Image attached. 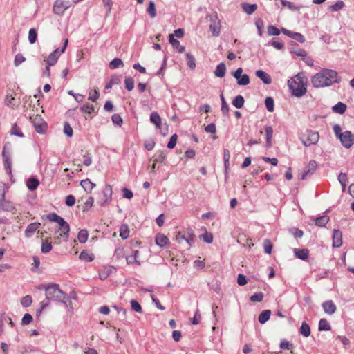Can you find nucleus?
<instances>
[{
  "label": "nucleus",
  "mask_w": 354,
  "mask_h": 354,
  "mask_svg": "<svg viewBox=\"0 0 354 354\" xmlns=\"http://www.w3.org/2000/svg\"><path fill=\"white\" fill-rule=\"evenodd\" d=\"M341 77L336 71L324 68L312 77L311 83L315 88L329 86L333 83H339Z\"/></svg>",
  "instance_id": "1"
},
{
  "label": "nucleus",
  "mask_w": 354,
  "mask_h": 354,
  "mask_svg": "<svg viewBox=\"0 0 354 354\" xmlns=\"http://www.w3.org/2000/svg\"><path fill=\"white\" fill-rule=\"evenodd\" d=\"M306 83L307 79L300 75H297L288 81V85L290 90L292 91V95L297 97H300L306 94Z\"/></svg>",
  "instance_id": "2"
},
{
  "label": "nucleus",
  "mask_w": 354,
  "mask_h": 354,
  "mask_svg": "<svg viewBox=\"0 0 354 354\" xmlns=\"http://www.w3.org/2000/svg\"><path fill=\"white\" fill-rule=\"evenodd\" d=\"M45 291L47 300L65 302V299H68V295L62 291L57 284L53 283L48 286Z\"/></svg>",
  "instance_id": "3"
},
{
  "label": "nucleus",
  "mask_w": 354,
  "mask_h": 354,
  "mask_svg": "<svg viewBox=\"0 0 354 354\" xmlns=\"http://www.w3.org/2000/svg\"><path fill=\"white\" fill-rule=\"evenodd\" d=\"M335 136L341 141L342 145L346 149L351 148L354 144V135L350 131L342 132L341 127L336 124L333 127Z\"/></svg>",
  "instance_id": "4"
},
{
  "label": "nucleus",
  "mask_w": 354,
  "mask_h": 354,
  "mask_svg": "<svg viewBox=\"0 0 354 354\" xmlns=\"http://www.w3.org/2000/svg\"><path fill=\"white\" fill-rule=\"evenodd\" d=\"M47 218L51 222H55L59 224V230L62 232L59 236H62L64 241H67L69 236L70 226L68 223L64 221L63 218L55 213H50L47 215Z\"/></svg>",
  "instance_id": "5"
},
{
  "label": "nucleus",
  "mask_w": 354,
  "mask_h": 354,
  "mask_svg": "<svg viewBox=\"0 0 354 354\" xmlns=\"http://www.w3.org/2000/svg\"><path fill=\"white\" fill-rule=\"evenodd\" d=\"M176 241L182 244L185 242L188 248L191 247L195 240V234L194 230L191 228H187L185 230L178 232L175 237Z\"/></svg>",
  "instance_id": "6"
},
{
  "label": "nucleus",
  "mask_w": 354,
  "mask_h": 354,
  "mask_svg": "<svg viewBox=\"0 0 354 354\" xmlns=\"http://www.w3.org/2000/svg\"><path fill=\"white\" fill-rule=\"evenodd\" d=\"M68 43V40L66 39L61 48H58L51 53L47 58L46 64L48 66H54L57 63L61 54L65 52Z\"/></svg>",
  "instance_id": "7"
},
{
  "label": "nucleus",
  "mask_w": 354,
  "mask_h": 354,
  "mask_svg": "<svg viewBox=\"0 0 354 354\" xmlns=\"http://www.w3.org/2000/svg\"><path fill=\"white\" fill-rule=\"evenodd\" d=\"M319 138L318 132L313 131H308L306 134L301 136V140L302 143L306 146L308 147L311 145H315L317 143Z\"/></svg>",
  "instance_id": "8"
},
{
  "label": "nucleus",
  "mask_w": 354,
  "mask_h": 354,
  "mask_svg": "<svg viewBox=\"0 0 354 354\" xmlns=\"http://www.w3.org/2000/svg\"><path fill=\"white\" fill-rule=\"evenodd\" d=\"M209 17V30L214 37H218L221 32V21L218 17L217 13L208 16Z\"/></svg>",
  "instance_id": "9"
},
{
  "label": "nucleus",
  "mask_w": 354,
  "mask_h": 354,
  "mask_svg": "<svg viewBox=\"0 0 354 354\" xmlns=\"http://www.w3.org/2000/svg\"><path fill=\"white\" fill-rule=\"evenodd\" d=\"M28 118L32 123L36 132L38 133H44L45 132L47 124L41 115H37L35 117L32 118L29 115Z\"/></svg>",
  "instance_id": "10"
},
{
  "label": "nucleus",
  "mask_w": 354,
  "mask_h": 354,
  "mask_svg": "<svg viewBox=\"0 0 354 354\" xmlns=\"http://www.w3.org/2000/svg\"><path fill=\"white\" fill-rule=\"evenodd\" d=\"M317 167V162L314 160H310L308 165L304 168L303 171L301 174L300 178L301 180H305L311 176L315 172Z\"/></svg>",
  "instance_id": "11"
},
{
  "label": "nucleus",
  "mask_w": 354,
  "mask_h": 354,
  "mask_svg": "<svg viewBox=\"0 0 354 354\" xmlns=\"http://www.w3.org/2000/svg\"><path fill=\"white\" fill-rule=\"evenodd\" d=\"M70 6L71 2L69 1L56 0L53 6V12L56 15H62Z\"/></svg>",
  "instance_id": "12"
},
{
  "label": "nucleus",
  "mask_w": 354,
  "mask_h": 354,
  "mask_svg": "<svg viewBox=\"0 0 354 354\" xmlns=\"http://www.w3.org/2000/svg\"><path fill=\"white\" fill-rule=\"evenodd\" d=\"M103 198L98 203L101 206L108 205L112 200V188L110 185H106L102 191Z\"/></svg>",
  "instance_id": "13"
},
{
  "label": "nucleus",
  "mask_w": 354,
  "mask_h": 354,
  "mask_svg": "<svg viewBox=\"0 0 354 354\" xmlns=\"http://www.w3.org/2000/svg\"><path fill=\"white\" fill-rule=\"evenodd\" d=\"M9 145V143H6L4 145L2 151V156L5 169L8 174H10L12 171V162L10 154L6 153V149Z\"/></svg>",
  "instance_id": "14"
},
{
  "label": "nucleus",
  "mask_w": 354,
  "mask_h": 354,
  "mask_svg": "<svg viewBox=\"0 0 354 354\" xmlns=\"http://www.w3.org/2000/svg\"><path fill=\"white\" fill-rule=\"evenodd\" d=\"M281 32L286 36L297 40L300 43L305 42V38L304 35L299 32H295L290 31L285 28H281Z\"/></svg>",
  "instance_id": "15"
},
{
  "label": "nucleus",
  "mask_w": 354,
  "mask_h": 354,
  "mask_svg": "<svg viewBox=\"0 0 354 354\" xmlns=\"http://www.w3.org/2000/svg\"><path fill=\"white\" fill-rule=\"evenodd\" d=\"M0 209L6 212H13L15 210L13 203L5 199V192L2 194L1 199L0 200Z\"/></svg>",
  "instance_id": "16"
},
{
  "label": "nucleus",
  "mask_w": 354,
  "mask_h": 354,
  "mask_svg": "<svg viewBox=\"0 0 354 354\" xmlns=\"http://www.w3.org/2000/svg\"><path fill=\"white\" fill-rule=\"evenodd\" d=\"M342 244V233L339 230H333V246L335 248H339Z\"/></svg>",
  "instance_id": "17"
},
{
  "label": "nucleus",
  "mask_w": 354,
  "mask_h": 354,
  "mask_svg": "<svg viewBox=\"0 0 354 354\" xmlns=\"http://www.w3.org/2000/svg\"><path fill=\"white\" fill-rule=\"evenodd\" d=\"M255 75L266 84H270L272 83V78L270 75L263 71V70H257Z\"/></svg>",
  "instance_id": "18"
},
{
  "label": "nucleus",
  "mask_w": 354,
  "mask_h": 354,
  "mask_svg": "<svg viewBox=\"0 0 354 354\" xmlns=\"http://www.w3.org/2000/svg\"><path fill=\"white\" fill-rule=\"evenodd\" d=\"M40 225V223H32L29 224L25 230V236L28 238L31 237Z\"/></svg>",
  "instance_id": "19"
},
{
  "label": "nucleus",
  "mask_w": 354,
  "mask_h": 354,
  "mask_svg": "<svg viewBox=\"0 0 354 354\" xmlns=\"http://www.w3.org/2000/svg\"><path fill=\"white\" fill-rule=\"evenodd\" d=\"M322 307L324 308V312L329 315H332L335 313L336 311V306L331 300L324 302L322 304Z\"/></svg>",
  "instance_id": "20"
},
{
  "label": "nucleus",
  "mask_w": 354,
  "mask_h": 354,
  "mask_svg": "<svg viewBox=\"0 0 354 354\" xmlns=\"http://www.w3.org/2000/svg\"><path fill=\"white\" fill-rule=\"evenodd\" d=\"M169 41L179 53H182L185 51V47L181 46L180 41L174 37L173 34L169 35Z\"/></svg>",
  "instance_id": "21"
},
{
  "label": "nucleus",
  "mask_w": 354,
  "mask_h": 354,
  "mask_svg": "<svg viewBox=\"0 0 354 354\" xmlns=\"http://www.w3.org/2000/svg\"><path fill=\"white\" fill-rule=\"evenodd\" d=\"M293 252L295 257L301 260H306L309 257V250L308 249L295 248Z\"/></svg>",
  "instance_id": "22"
},
{
  "label": "nucleus",
  "mask_w": 354,
  "mask_h": 354,
  "mask_svg": "<svg viewBox=\"0 0 354 354\" xmlns=\"http://www.w3.org/2000/svg\"><path fill=\"white\" fill-rule=\"evenodd\" d=\"M155 241L158 246L162 248L167 245V243H169V239L163 234L159 233L156 235Z\"/></svg>",
  "instance_id": "23"
},
{
  "label": "nucleus",
  "mask_w": 354,
  "mask_h": 354,
  "mask_svg": "<svg viewBox=\"0 0 354 354\" xmlns=\"http://www.w3.org/2000/svg\"><path fill=\"white\" fill-rule=\"evenodd\" d=\"M226 66L223 62L218 64L214 71L215 76L218 77H223L225 75Z\"/></svg>",
  "instance_id": "24"
},
{
  "label": "nucleus",
  "mask_w": 354,
  "mask_h": 354,
  "mask_svg": "<svg viewBox=\"0 0 354 354\" xmlns=\"http://www.w3.org/2000/svg\"><path fill=\"white\" fill-rule=\"evenodd\" d=\"M150 121L151 123L154 124L157 128H160L162 120L157 112L153 111L151 113Z\"/></svg>",
  "instance_id": "25"
},
{
  "label": "nucleus",
  "mask_w": 354,
  "mask_h": 354,
  "mask_svg": "<svg viewBox=\"0 0 354 354\" xmlns=\"http://www.w3.org/2000/svg\"><path fill=\"white\" fill-rule=\"evenodd\" d=\"M241 7L248 15H252L257 9V4H250L248 3H243Z\"/></svg>",
  "instance_id": "26"
},
{
  "label": "nucleus",
  "mask_w": 354,
  "mask_h": 354,
  "mask_svg": "<svg viewBox=\"0 0 354 354\" xmlns=\"http://www.w3.org/2000/svg\"><path fill=\"white\" fill-rule=\"evenodd\" d=\"M80 185L86 192H91L95 186V184L93 183L89 179L82 180Z\"/></svg>",
  "instance_id": "27"
},
{
  "label": "nucleus",
  "mask_w": 354,
  "mask_h": 354,
  "mask_svg": "<svg viewBox=\"0 0 354 354\" xmlns=\"http://www.w3.org/2000/svg\"><path fill=\"white\" fill-rule=\"evenodd\" d=\"M39 182L36 178H30L26 181V185L29 190L34 191L39 186Z\"/></svg>",
  "instance_id": "28"
},
{
  "label": "nucleus",
  "mask_w": 354,
  "mask_h": 354,
  "mask_svg": "<svg viewBox=\"0 0 354 354\" xmlns=\"http://www.w3.org/2000/svg\"><path fill=\"white\" fill-rule=\"evenodd\" d=\"M266 133V145L267 147H270L272 145V138L273 136V129L271 126H267L265 128Z\"/></svg>",
  "instance_id": "29"
},
{
  "label": "nucleus",
  "mask_w": 354,
  "mask_h": 354,
  "mask_svg": "<svg viewBox=\"0 0 354 354\" xmlns=\"http://www.w3.org/2000/svg\"><path fill=\"white\" fill-rule=\"evenodd\" d=\"M271 311L270 310H263L259 315V322L261 324H265L270 317Z\"/></svg>",
  "instance_id": "30"
},
{
  "label": "nucleus",
  "mask_w": 354,
  "mask_h": 354,
  "mask_svg": "<svg viewBox=\"0 0 354 354\" xmlns=\"http://www.w3.org/2000/svg\"><path fill=\"white\" fill-rule=\"evenodd\" d=\"M138 255H139V252L138 250L133 251V254L126 257L127 263L128 264L138 263V265H140V263L137 259L138 257Z\"/></svg>",
  "instance_id": "31"
},
{
  "label": "nucleus",
  "mask_w": 354,
  "mask_h": 354,
  "mask_svg": "<svg viewBox=\"0 0 354 354\" xmlns=\"http://www.w3.org/2000/svg\"><path fill=\"white\" fill-rule=\"evenodd\" d=\"M346 105L341 102L333 106L332 109L335 113L343 114L346 110Z\"/></svg>",
  "instance_id": "32"
},
{
  "label": "nucleus",
  "mask_w": 354,
  "mask_h": 354,
  "mask_svg": "<svg viewBox=\"0 0 354 354\" xmlns=\"http://www.w3.org/2000/svg\"><path fill=\"white\" fill-rule=\"evenodd\" d=\"M245 102V100L243 97L241 95H239L234 97L232 101V104L237 109H241L243 106Z\"/></svg>",
  "instance_id": "33"
},
{
  "label": "nucleus",
  "mask_w": 354,
  "mask_h": 354,
  "mask_svg": "<svg viewBox=\"0 0 354 354\" xmlns=\"http://www.w3.org/2000/svg\"><path fill=\"white\" fill-rule=\"evenodd\" d=\"M300 333L305 337H308L310 335V326L305 322H304L299 329Z\"/></svg>",
  "instance_id": "34"
},
{
  "label": "nucleus",
  "mask_w": 354,
  "mask_h": 354,
  "mask_svg": "<svg viewBox=\"0 0 354 354\" xmlns=\"http://www.w3.org/2000/svg\"><path fill=\"white\" fill-rule=\"evenodd\" d=\"M328 221L329 217L326 215H324L315 219V224L319 227H324Z\"/></svg>",
  "instance_id": "35"
},
{
  "label": "nucleus",
  "mask_w": 354,
  "mask_h": 354,
  "mask_svg": "<svg viewBox=\"0 0 354 354\" xmlns=\"http://www.w3.org/2000/svg\"><path fill=\"white\" fill-rule=\"evenodd\" d=\"M319 330L328 331L331 330V327L326 319H321L319 322Z\"/></svg>",
  "instance_id": "36"
},
{
  "label": "nucleus",
  "mask_w": 354,
  "mask_h": 354,
  "mask_svg": "<svg viewBox=\"0 0 354 354\" xmlns=\"http://www.w3.org/2000/svg\"><path fill=\"white\" fill-rule=\"evenodd\" d=\"M88 236V231L86 230H81L77 235L78 240L80 243H84L87 241Z\"/></svg>",
  "instance_id": "37"
},
{
  "label": "nucleus",
  "mask_w": 354,
  "mask_h": 354,
  "mask_svg": "<svg viewBox=\"0 0 354 354\" xmlns=\"http://www.w3.org/2000/svg\"><path fill=\"white\" fill-rule=\"evenodd\" d=\"M79 258L82 261L91 262L94 259V256L93 254H89L86 251H82L80 253Z\"/></svg>",
  "instance_id": "38"
},
{
  "label": "nucleus",
  "mask_w": 354,
  "mask_h": 354,
  "mask_svg": "<svg viewBox=\"0 0 354 354\" xmlns=\"http://www.w3.org/2000/svg\"><path fill=\"white\" fill-rule=\"evenodd\" d=\"M236 80L237 84L240 86H246L250 84V77L247 74L241 75Z\"/></svg>",
  "instance_id": "39"
},
{
  "label": "nucleus",
  "mask_w": 354,
  "mask_h": 354,
  "mask_svg": "<svg viewBox=\"0 0 354 354\" xmlns=\"http://www.w3.org/2000/svg\"><path fill=\"white\" fill-rule=\"evenodd\" d=\"M187 64L191 69L196 68V62L194 57L189 53H186Z\"/></svg>",
  "instance_id": "40"
},
{
  "label": "nucleus",
  "mask_w": 354,
  "mask_h": 354,
  "mask_svg": "<svg viewBox=\"0 0 354 354\" xmlns=\"http://www.w3.org/2000/svg\"><path fill=\"white\" fill-rule=\"evenodd\" d=\"M123 62L120 58H114L110 63H109V68L111 69H115L117 68L123 66Z\"/></svg>",
  "instance_id": "41"
},
{
  "label": "nucleus",
  "mask_w": 354,
  "mask_h": 354,
  "mask_svg": "<svg viewBox=\"0 0 354 354\" xmlns=\"http://www.w3.org/2000/svg\"><path fill=\"white\" fill-rule=\"evenodd\" d=\"M52 250V245L51 243L48 241V239L42 241L41 243V252L46 254L48 253Z\"/></svg>",
  "instance_id": "42"
},
{
  "label": "nucleus",
  "mask_w": 354,
  "mask_h": 354,
  "mask_svg": "<svg viewBox=\"0 0 354 354\" xmlns=\"http://www.w3.org/2000/svg\"><path fill=\"white\" fill-rule=\"evenodd\" d=\"M80 111L83 113L91 114L95 112V107L89 104H84L80 107Z\"/></svg>",
  "instance_id": "43"
},
{
  "label": "nucleus",
  "mask_w": 354,
  "mask_h": 354,
  "mask_svg": "<svg viewBox=\"0 0 354 354\" xmlns=\"http://www.w3.org/2000/svg\"><path fill=\"white\" fill-rule=\"evenodd\" d=\"M125 88L127 91H131L134 88V80L132 77H126L124 80Z\"/></svg>",
  "instance_id": "44"
},
{
  "label": "nucleus",
  "mask_w": 354,
  "mask_h": 354,
  "mask_svg": "<svg viewBox=\"0 0 354 354\" xmlns=\"http://www.w3.org/2000/svg\"><path fill=\"white\" fill-rule=\"evenodd\" d=\"M37 39V32L35 28H31L28 32V41L30 44L36 42Z\"/></svg>",
  "instance_id": "45"
},
{
  "label": "nucleus",
  "mask_w": 354,
  "mask_h": 354,
  "mask_svg": "<svg viewBox=\"0 0 354 354\" xmlns=\"http://www.w3.org/2000/svg\"><path fill=\"white\" fill-rule=\"evenodd\" d=\"M266 109L269 112L274 111V100L271 97H267L265 100Z\"/></svg>",
  "instance_id": "46"
},
{
  "label": "nucleus",
  "mask_w": 354,
  "mask_h": 354,
  "mask_svg": "<svg viewBox=\"0 0 354 354\" xmlns=\"http://www.w3.org/2000/svg\"><path fill=\"white\" fill-rule=\"evenodd\" d=\"M344 7V3L342 1H337L335 4L330 6L329 10L333 12H337Z\"/></svg>",
  "instance_id": "47"
},
{
  "label": "nucleus",
  "mask_w": 354,
  "mask_h": 354,
  "mask_svg": "<svg viewBox=\"0 0 354 354\" xmlns=\"http://www.w3.org/2000/svg\"><path fill=\"white\" fill-rule=\"evenodd\" d=\"M281 29L279 30L276 26L270 25L268 26V34L272 36H277L280 34Z\"/></svg>",
  "instance_id": "48"
},
{
  "label": "nucleus",
  "mask_w": 354,
  "mask_h": 354,
  "mask_svg": "<svg viewBox=\"0 0 354 354\" xmlns=\"http://www.w3.org/2000/svg\"><path fill=\"white\" fill-rule=\"evenodd\" d=\"M166 157L164 151H158L153 156L154 162H162Z\"/></svg>",
  "instance_id": "49"
},
{
  "label": "nucleus",
  "mask_w": 354,
  "mask_h": 354,
  "mask_svg": "<svg viewBox=\"0 0 354 354\" xmlns=\"http://www.w3.org/2000/svg\"><path fill=\"white\" fill-rule=\"evenodd\" d=\"M221 111L223 115H227L229 112V106L227 104L224 96L223 94L221 95Z\"/></svg>",
  "instance_id": "50"
},
{
  "label": "nucleus",
  "mask_w": 354,
  "mask_h": 354,
  "mask_svg": "<svg viewBox=\"0 0 354 354\" xmlns=\"http://www.w3.org/2000/svg\"><path fill=\"white\" fill-rule=\"evenodd\" d=\"M147 12L151 18L156 16V6L153 1H151L147 8Z\"/></svg>",
  "instance_id": "51"
},
{
  "label": "nucleus",
  "mask_w": 354,
  "mask_h": 354,
  "mask_svg": "<svg viewBox=\"0 0 354 354\" xmlns=\"http://www.w3.org/2000/svg\"><path fill=\"white\" fill-rule=\"evenodd\" d=\"M338 180L342 185V189L344 190L348 181L346 174L345 173H340L338 176Z\"/></svg>",
  "instance_id": "52"
},
{
  "label": "nucleus",
  "mask_w": 354,
  "mask_h": 354,
  "mask_svg": "<svg viewBox=\"0 0 354 354\" xmlns=\"http://www.w3.org/2000/svg\"><path fill=\"white\" fill-rule=\"evenodd\" d=\"M200 238L205 243H211L213 241V236L211 233H208L207 232L201 234Z\"/></svg>",
  "instance_id": "53"
},
{
  "label": "nucleus",
  "mask_w": 354,
  "mask_h": 354,
  "mask_svg": "<svg viewBox=\"0 0 354 354\" xmlns=\"http://www.w3.org/2000/svg\"><path fill=\"white\" fill-rule=\"evenodd\" d=\"M255 25L257 28L259 35L260 36H261L263 34V30L264 28L263 21L261 19L259 18L256 20Z\"/></svg>",
  "instance_id": "54"
},
{
  "label": "nucleus",
  "mask_w": 354,
  "mask_h": 354,
  "mask_svg": "<svg viewBox=\"0 0 354 354\" xmlns=\"http://www.w3.org/2000/svg\"><path fill=\"white\" fill-rule=\"evenodd\" d=\"M32 302V297L30 295H26L21 299V304L24 307H28Z\"/></svg>",
  "instance_id": "55"
},
{
  "label": "nucleus",
  "mask_w": 354,
  "mask_h": 354,
  "mask_svg": "<svg viewBox=\"0 0 354 354\" xmlns=\"http://www.w3.org/2000/svg\"><path fill=\"white\" fill-rule=\"evenodd\" d=\"M64 132L68 137H71L73 136V129L68 122H66L64 124Z\"/></svg>",
  "instance_id": "56"
},
{
  "label": "nucleus",
  "mask_w": 354,
  "mask_h": 354,
  "mask_svg": "<svg viewBox=\"0 0 354 354\" xmlns=\"http://www.w3.org/2000/svg\"><path fill=\"white\" fill-rule=\"evenodd\" d=\"M264 251L267 254H271L272 250V245L269 239H266L263 242Z\"/></svg>",
  "instance_id": "57"
},
{
  "label": "nucleus",
  "mask_w": 354,
  "mask_h": 354,
  "mask_svg": "<svg viewBox=\"0 0 354 354\" xmlns=\"http://www.w3.org/2000/svg\"><path fill=\"white\" fill-rule=\"evenodd\" d=\"M263 299V294L262 292H258L252 295L250 299L252 302H260Z\"/></svg>",
  "instance_id": "58"
},
{
  "label": "nucleus",
  "mask_w": 354,
  "mask_h": 354,
  "mask_svg": "<svg viewBox=\"0 0 354 354\" xmlns=\"http://www.w3.org/2000/svg\"><path fill=\"white\" fill-rule=\"evenodd\" d=\"M94 198L93 197H89L86 202L84 203L83 206V212L88 210L93 205Z\"/></svg>",
  "instance_id": "59"
},
{
  "label": "nucleus",
  "mask_w": 354,
  "mask_h": 354,
  "mask_svg": "<svg viewBox=\"0 0 354 354\" xmlns=\"http://www.w3.org/2000/svg\"><path fill=\"white\" fill-rule=\"evenodd\" d=\"M10 133L12 135H15L20 138L24 137L23 133L16 124L12 126Z\"/></svg>",
  "instance_id": "60"
},
{
  "label": "nucleus",
  "mask_w": 354,
  "mask_h": 354,
  "mask_svg": "<svg viewBox=\"0 0 354 354\" xmlns=\"http://www.w3.org/2000/svg\"><path fill=\"white\" fill-rule=\"evenodd\" d=\"M26 58L20 53H18L15 57L14 64L15 66H19L21 63L25 62Z\"/></svg>",
  "instance_id": "61"
},
{
  "label": "nucleus",
  "mask_w": 354,
  "mask_h": 354,
  "mask_svg": "<svg viewBox=\"0 0 354 354\" xmlns=\"http://www.w3.org/2000/svg\"><path fill=\"white\" fill-rule=\"evenodd\" d=\"M112 122L114 124L120 127L122 124V119L119 114H113L112 115Z\"/></svg>",
  "instance_id": "62"
},
{
  "label": "nucleus",
  "mask_w": 354,
  "mask_h": 354,
  "mask_svg": "<svg viewBox=\"0 0 354 354\" xmlns=\"http://www.w3.org/2000/svg\"><path fill=\"white\" fill-rule=\"evenodd\" d=\"M120 236H121V238H122L123 239H126L127 238H128L129 232L127 229V225H122L120 227Z\"/></svg>",
  "instance_id": "63"
},
{
  "label": "nucleus",
  "mask_w": 354,
  "mask_h": 354,
  "mask_svg": "<svg viewBox=\"0 0 354 354\" xmlns=\"http://www.w3.org/2000/svg\"><path fill=\"white\" fill-rule=\"evenodd\" d=\"M100 96V93L97 90L91 91L88 94V100L92 102H95Z\"/></svg>",
  "instance_id": "64"
}]
</instances>
